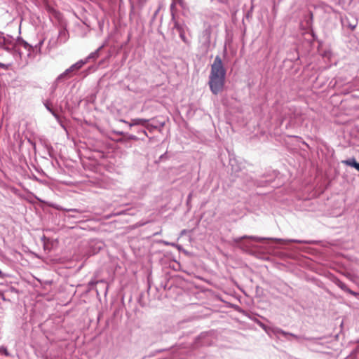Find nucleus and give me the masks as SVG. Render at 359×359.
<instances>
[{"label": "nucleus", "instance_id": "nucleus-36", "mask_svg": "<svg viewBox=\"0 0 359 359\" xmlns=\"http://www.w3.org/2000/svg\"><path fill=\"white\" fill-rule=\"evenodd\" d=\"M69 217H73V218H75L76 217H75L74 215H69Z\"/></svg>", "mask_w": 359, "mask_h": 359}, {"label": "nucleus", "instance_id": "nucleus-16", "mask_svg": "<svg viewBox=\"0 0 359 359\" xmlns=\"http://www.w3.org/2000/svg\"><path fill=\"white\" fill-rule=\"evenodd\" d=\"M341 163L344 165L351 166L359 171V163L356 161L355 158H350L346 160H344Z\"/></svg>", "mask_w": 359, "mask_h": 359}, {"label": "nucleus", "instance_id": "nucleus-1", "mask_svg": "<svg viewBox=\"0 0 359 359\" xmlns=\"http://www.w3.org/2000/svg\"><path fill=\"white\" fill-rule=\"evenodd\" d=\"M226 73V71L221 57L217 55L211 65L208 81L210 90L214 95H217L222 91L225 83Z\"/></svg>", "mask_w": 359, "mask_h": 359}, {"label": "nucleus", "instance_id": "nucleus-19", "mask_svg": "<svg viewBox=\"0 0 359 359\" xmlns=\"http://www.w3.org/2000/svg\"><path fill=\"white\" fill-rule=\"evenodd\" d=\"M86 63V61L84 60H80L72 66H70L71 69L73 72L78 71L82 68V67Z\"/></svg>", "mask_w": 359, "mask_h": 359}, {"label": "nucleus", "instance_id": "nucleus-5", "mask_svg": "<svg viewBox=\"0 0 359 359\" xmlns=\"http://www.w3.org/2000/svg\"><path fill=\"white\" fill-rule=\"evenodd\" d=\"M0 48L14 54L16 50L13 38L9 35L5 36L4 34L0 32Z\"/></svg>", "mask_w": 359, "mask_h": 359}, {"label": "nucleus", "instance_id": "nucleus-28", "mask_svg": "<svg viewBox=\"0 0 359 359\" xmlns=\"http://www.w3.org/2000/svg\"><path fill=\"white\" fill-rule=\"evenodd\" d=\"M9 66H10V65H6V64L0 62V68H1V69H8Z\"/></svg>", "mask_w": 359, "mask_h": 359}, {"label": "nucleus", "instance_id": "nucleus-8", "mask_svg": "<svg viewBox=\"0 0 359 359\" xmlns=\"http://www.w3.org/2000/svg\"><path fill=\"white\" fill-rule=\"evenodd\" d=\"M332 281L336 285H337L340 289H341L343 291L354 296V297H357L358 295V293H357L356 292H354L353 290H351V289H349L348 287V286L344 283H343L341 280H340L337 277H333L332 278Z\"/></svg>", "mask_w": 359, "mask_h": 359}, {"label": "nucleus", "instance_id": "nucleus-14", "mask_svg": "<svg viewBox=\"0 0 359 359\" xmlns=\"http://www.w3.org/2000/svg\"><path fill=\"white\" fill-rule=\"evenodd\" d=\"M48 206L51 207V208H53L55 210H62V211H65V212H78V213H82L83 212V210H81L79 209H76V208H62V206L59 205H57V204H55V203H47Z\"/></svg>", "mask_w": 359, "mask_h": 359}, {"label": "nucleus", "instance_id": "nucleus-25", "mask_svg": "<svg viewBox=\"0 0 359 359\" xmlns=\"http://www.w3.org/2000/svg\"><path fill=\"white\" fill-rule=\"evenodd\" d=\"M205 336V334L204 333H202L198 337H196L195 343L197 346L202 345V344L200 342V340L202 339V337Z\"/></svg>", "mask_w": 359, "mask_h": 359}, {"label": "nucleus", "instance_id": "nucleus-35", "mask_svg": "<svg viewBox=\"0 0 359 359\" xmlns=\"http://www.w3.org/2000/svg\"><path fill=\"white\" fill-rule=\"evenodd\" d=\"M312 19H313V15H312V13H310V20L311 21Z\"/></svg>", "mask_w": 359, "mask_h": 359}, {"label": "nucleus", "instance_id": "nucleus-20", "mask_svg": "<svg viewBox=\"0 0 359 359\" xmlns=\"http://www.w3.org/2000/svg\"><path fill=\"white\" fill-rule=\"evenodd\" d=\"M73 71L69 67L68 69H67L63 73L60 74L59 76L64 81L68 79L71 77L70 74L72 73Z\"/></svg>", "mask_w": 359, "mask_h": 359}, {"label": "nucleus", "instance_id": "nucleus-34", "mask_svg": "<svg viewBox=\"0 0 359 359\" xmlns=\"http://www.w3.org/2000/svg\"><path fill=\"white\" fill-rule=\"evenodd\" d=\"M299 113L294 114V118H298Z\"/></svg>", "mask_w": 359, "mask_h": 359}, {"label": "nucleus", "instance_id": "nucleus-2", "mask_svg": "<svg viewBox=\"0 0 359 359\" xmlns=\"http://www.w3.org/2000/svg\"><path fill=\"white\" fill-rule=\"evenodd\" d=\"M272 240L278 244L286 245L290 243H310L311 241H306L303 240L297 239H282V238H272L266 237H259L254 236H243L240 237H236L233 238V243L241 248L245 252H250L251 248L255 247L252 243V242H263L264 241Z\"/></svg>", "mask_w": 359, "mask_h": 359}, {"label": "nucleus", "instance_id": "nucleus-4", "mask_svg": "<svg viewBox=\"0 0 359 359\" xmlns=\"http://www.w3.org/2000/svg\"><path fill=\"white\" fill-rule=\"evenodd\" d=\"M69 38V34L65 27H62L59 30L57 37H52L48 43V48L50 49L55 48L57 46L66 43Z\"/></svg>", "mask_w": 359, "mask_h": 359}, {"label": "nucleus", "instance_id": "nucleus-31", "mask_svg": "<svg viewBox=\"0 0 359 359\" xmlns=\"http://www.w3.org/2000/svg\"><path fill=\"white\" fill-rule=\"evenodd\" d=\"M97 282L96 281H94V280H91L89 282V285L91 286V287H93L96 285Z\"/></svg>", "mask_w": 359, "mask_h": 359}, {"label": "nucleus", "instance_id": "nucleus-29", "mask_svg": "<svg viewBox=\"0 0 359 359\" xmlns=\"http://www.w3.org/2000/svg\"><path fill=\"white\" fill-rule=\"evenodd\" d=\"M191 197H192V193H189V194L187 196V205H189V203L191 201Z\"/></svg>", "mask_w": 359, "mask_h": 359}, {"label": "nucleus", "instance_id": "nucleus-33", "mask_svg": "<svg viewBox=\"0 0 359 359\" xmlns=\"http://www.w3.org/2000/svg\"><path fill=\"white\" fill-rule=\"evenodd\" d=\"M6 277V275L0 270V278H4Z\"/></svg>", "mask_w": 359, "mask_h": 359}, {"label": "nucleus", "instance_id": "nucleus-30", "mask_svg": "<svg viewBox=\"0 0 359 359\" xmlns=\"http://www.w3.org/2000/svg\"><path fill=\"white\" fill-rule=\"evenodd\" d=\"M11 190H12V191H13L14 194H15L16 195H19V196H20V194L19 193V191H18V189H16V188H12V189H11Z\"/></svg>", "mask_w": 359, "mask_h": 359}, {"label": "nucleus", "instance_id": "nucleus-24", "mask_svg": "<svg viewBox=\"0 0 359 359\" xmlns=\"http://www.w3.org/2000/svg\"><path fill=\"white\" fill-rule=\"evenodd\" d=\"M0 353L4 354L5 356L9 357L10 353L5 346L0 347Z\"/></svg>", "mask_w": 359, "mask_h": 359}, {"label": "nucleus", "instance_id": "nucleus-11", "mask_svg": "<svg viewBox=\"0 0 359 359\" xmlns=\"http://www.w3.org/2000/svg\"><path fill=\"white\" fill-rule=\"evenodd\" d=\"M43 104L46 107V109L55 117V118L57 120V123H60V125L65 128V126L61 121L60 116L55 112V111L51 107V103L50 101L46 100L43 102Z\"/></svg>", "mask_w": 359, "mask_h": 359}, {"label": "nucleus", "instance_id": "nucleus-7", "mask_svg": "<svg viewBox=\"0 0 359 359\" xmlns=\"http://www.w3.org/2000/svg\"><path fill=\"white\" fill-rule=\"evenodd\" d=\"M104 247V243L101 241H92L89 244V248L86 252L87 258L97 254Z\"/></svg>", "mask_w": 359, "mask_h": 359}, {"label": "nucleus", "instance_id": "nucleus-9", "mask_svg": "<svg viewBox=\"0 0 359 359\" xmlns=\"http://www.w3.org/2000/svg\"><path fill=\"white\" fill-rule=\"evenodd\" d=\"M150 121H153V119H145V118H137L132 119L130 121V122H128L127 121H126L124 119H120L121 122L128 124L130 128H132L133 126H141L143 128H144V126L147 123V122H149Z\"/></svg>", "mask_w": 359, "mask_h": 359}, {"label": "nucleus", "instance_id": "nucleus-23", "mask_svg": "<svg viewBox=\"0 0 359 359\" xmlns=\"http://www.w3.org/2000/svg\"><path fill=\"white\" fill-rule=\"evenodd\" d=\"M46 149H47V153H48V155L49 156V157H50L52 158H55L54 150H53V147L50 146H48L46 147Z\"/></svg>", "mask_w": 359, "mask_h": 359}, {"label": "nucleus", "instance_id": "nucleus-12", "mask_svg": "<svg viewBox=\"0 0 359 359\" xmlns=\"http://www.w3.org/2000/svg\"><path fill=\"white\" fill-rule=\"evenodd\" d=\"M107 41H104L97 50L94 52H92L84 60L86 61V63L90 60H96L100 57V51L106 46Z\"/></svg>", "mask_w": 359, "mask_h": 359}, {"label": "nucleus", "instance_id": "nucleus-6", "mask_svg": "<svg viewBox=\"0 0 359 359\" xmlns=\"http://www.w3.org/2000/svg\"><path fill=\"white\" fill-rule=\"evenodd\" d=\"M229 166L231 168V173L235 177H241L239 174L242 172L244 165L239 159L233 155H229Z\"/></svg>", "mask_w": 359, "mask_h": 359}, {"label": "nucleus", "instance_id": "nucleus-27", "mask_svg": "<svg viewBox=\"0 0 359 359\" xmlns=\"http://www.w3.org/2000/svg\"><path fill=\"white\" fill-rule=\"evenodd\" d=\"M27 194H28L29 195H30L32 197L35 198H36L37 201H39V202H41V203H45V201H43V200L40 199L39 198H38L36 196H35V195H34V194H33L32 193H31V192H27Z\"/></svg>", "mask_w": 359, "mask_h": 359}, {"label": "nucleus", "instance_id": "nucleus-15", "mask_svg": "<svg viewBox=\"0 0 359 359\" xmlns=\"http://www.w3.org/2000/svg\"><path fill=\"white\" fill-rule=\"evenodd\" d=\"M64 81H65L62 79H61L59 76L55 79V80L53 82L50 88V94L51 96H53L57 88H58L59 84Z\"/></svg>", "mask_w": 359, "mask_h": 359}, {"label": "nucleus", "instance_id": "nucleus-13", "mask_svg": "<svg viewBox=\"0 0 359 359\" xmlns=\"http://www.w3.org/2000/svg\"><path fill=\"white\" fill-rule=\"evenodd\" d=\"M174 28L177 31L180 39L184 42L187 43V39L185 36V32H184V26L182 24H180L178 22H175L174 25Z\"/></svg>", "mask_w": 359, "mask_h": 359}, {"label": "nucleus", "instance_id": "nucleus-10", "mask_svg": "<svg viewBox=\"0 0 359 359\" xmlns=\"http://www.w3.org/2000/svg\"><path fill=\"white\" fill-rule=\"evenodd\" d=\"M163 126V122L157 121L156 123H149V121L145 124L144 128L146 129L147 132L148 131L149 133H152L155 130H158L161 131Z\"/></svg>", "mask_w": 359, "mask_h": 359}, {"label": "nucleus", "instance_id": "nucleus-22", "mask_svg": "<svg viewBox=\"0 0 359 359\" xmlns=\"http://www.w3.org/2000/svg\"><path fill=\"white\" fill-rule=\"evenodd\" d=\"M137 133L139 135L138 137H144V139L147 137L149 138L150 140H151V137H149V135H148V133L146 130V129L144 128V129H140V130H137Z\"/></svg>", "mask_w": 359, "mask_h": 359}, {"label": "nucleus", "instance_id": "nucleus-21", "mask_svg": "<svg viewBox=\"0 0 359 359\" xmlns=\"http://www.w3.org/2000/svg\"><path fill=\"white\" fill-rule=\"evenodd\" d=\"M125 137L127 140H135V141H137V140H144V137H138L137 135H133V134H129V133H126L125 135Z\"/></svg>", "mask_w": 359, "mask_h": 359}, {"label": "nucleus", "instance_id": "nucleus-38", "mask_svg": "<svg viewBox=\"0 0 359 359\" xmlns=\"http://www.w3.org/2000/svg\"><path fill=\"white\" fill-rule=\"evenodd\" d=\"M299 120H300V121H304V118H302V117H300V118H299Z\"/></svg>", "mask_w": 359, "mask_h": 359}, {"label": "nucleus", "instance_id": "nucleus-26", "mask_svg": "<svg viewBox=\"0 0 359 359\" xmlns=\"http://www.w3.org/2000/svg\"><path fill=\"white\" fill-rule=\"evenodd\" d=\"M168 158L167 153H164L163 154L161 155L159 157V161H163Z\"/></svg>", "mask_w": 359, "mask_h": 359}, {"label": "nucleus", "instance_id": "nucleus-17", "mask_svg": "<svg viewBox=\"0 0 359 359\" xmlns=\"http://www.w3.org/2000/svg\"><path fill=\"white\" fill-rule=\"evenodd\" d=\"M43 43L44 39H41L35 46H32V48H31V55H36L41 53V47Z\"/></svg>", "mask_w": 359, "mask_h": 359}, {"label": "nucleus", "instance_id": "nucleus-18", "mask_svg": "<svg viewBox=\"0 0 359 359\" xmlns=\"http://www.w3.org/2000/svg\"><path fill=\"white\" fill-rule=\"evenodd\" d=\"M18 43L19 45L23 46L26 50H27L28 55H31V48H32V46L28 43L27 41L23 40L22 39L20 38L18 40Z\"/></svg>", "mask_w": 359, "mask_h": 359}, {"label": "nucleus", "instance_id": "nucleus-37", "mask_svg": "<svg viewBox=\"0 0 359 359\" xmlns=\"http://www.w3.org/2000/svg\"><path fill=\"white\" fill-rule=\"evenodd\" d=\"M41 182H45V184H48V182L49 181L45 180V181H41Z\"/></svg>", "mask_w": 359, "mask_h": 359}, {"label": "nucleus", "instance_id": "nucleus-3", "mask_svg": "<svg viewBox=\"0 0 359 359\" xmlns=\"http://www.w3.org/2000/svg\"><path fill=\"white\" fill-rule=\"evenodd\" d=\"M250 319L253 320L255 323H257L260 327H262L266 332H271L276 336H282L287 341H291L292 339H295L297 342H301L302 339L304 340H313V338L306 337L304 336L297 335L291 332H286L281 328L275 327H269L262 322H261L257 317H250Z\"/></svg>", "mask_w": 359, "mask_h": 359}, {"label": "nucleus", "instance_id": "nucleus-32", "mask_svg": "<svg viewBox=\"0 0 359 359\" xmlns=\"http://www.w3.org/2000/svg\"><path fill=\"white\" fill-rule=\"evenodd\" d=\"M116 134L117 135H123L125 137V135L126 134V133H123L122 131H117V132H115Z\"/></svg>", "mask_w": 359, "mask_h": 359}, {"label": "nucleus", "instance_id": "nucleus-39", "mask_svg": "<svg viewBox=\"0 0 359 359\" xmlns=\"http://www.w3.org/2000/svg\"><path fill=\"white\" fill-rule=\"evenodd\" d=\"M166 245H169L170 243L168 242H165Z\"/></svg>", "mask_w": 359, "mask_h": 359}]
</instances>
